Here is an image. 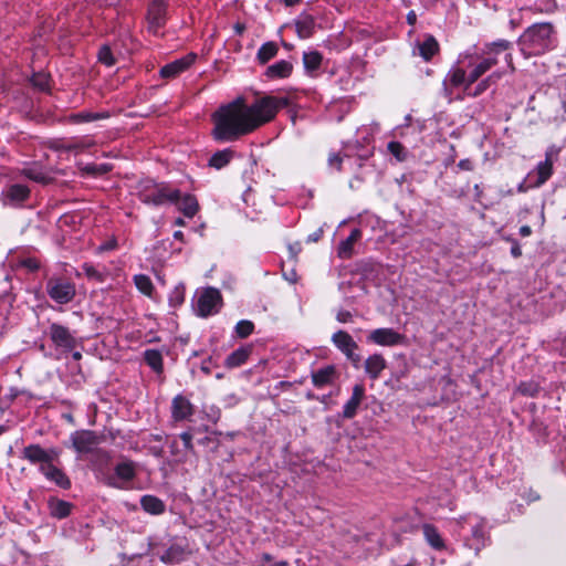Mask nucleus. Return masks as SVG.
Returning <instances> with one entry per match:
<instances>
[{
    "label": "nucleus",
    "mask_w": 566,
    "mask_h": 566,
    "mask_svg": "<svg viewBox=\"0 0 566 566\" xmlns=\"http://www.w3.org/2000/svg\"><path fill=\"white\" fill-rule=\"evenodd\" d=\"M287 104L286 97L270 95L255 99L251 105H247L243 98H237L213 114L212 135L221 142L235 140L272 120L277 111Z\"/></svg>",
    "instance_id": "obj_1"
},
{
    "label": "nucleus",
    "mask_w": 566,
    "mask_h": 566,
    "mask_svg": "<svg viewBox=\"0 0 566 566\" xmlns=\"http://www.w3.org/2000/svg\"><path fill=\"white\" fill-rule=\"evenodd\" d=\"M521 43L530 54H542L554 45V27L548 22L531 25L521 36Z\"/></svg>",
    "instance_id": "obj_2"
},
{
    "label": "nucleus",
    "mask_w": 566,
    "mask_h": 566,
    "mask_svg": "<svg viewBox=\"0 0 566 566\" xmlns=\"http://www.w3.org/2000/svg\"><path fill=\"white\" fill-rule=\"evenodd\" d=\"M138 196L144 203L160 206L168 202L177 203L180 198V191L166 184L146 181L140 185Z\"/></svg>",
    "instance_id": "obj_3"
},
{
    "label": "nucleus",
    "mask_w": 566,
    "mask_h": 566,
    "mask_svg": "<svg viewBox=\"0 0 566 566\" xmlns=\"http://www.w3.org/2000/svg\"><path fill=\"white\" fill-rule=\"evenodd\" d=\"M511 48V42L506 40H499L485 44L483 53L486 55L468 75V84L476 82L484 73L497 63L496 54L504 52Z\"/></svg>",
    "instance_id": "obj_4"
},
{
    "label": "nucleus",
    "mask_w": 566,
    "mask_h": 566,
    "mask_svg": "<svg viewBox=\"0 0 566 566\" xmlns=\"http://www.w3.org/2000/svg\"><path fill=\"white\" fill-rule=\"evenodd\" d=\"M45 290L50 298L61 305L70 303L76 294L74 283L61 277H50Z\"/></svg>",
    "instance_id": "obj_5"
},
{
    "label": "nucleus",
    "mask_w": 566,
    "mask_h": 566,
    "mask_svg": "<svg viewBox=\"0 0 566 566\" xmlns=\"http://www.w3.org/2000/svg\"><path fill=\"white\" fill-rule=\"evenodd\" d=\"M70 439L78 453H90L104 441V436L92 430H77Z\"/></svg>",
    "instance_id": "obj_6"
},
{
    "label": "nucleus",
    "mask_w": 566,
    "mask_h": 566,
    "mask_svg": "<svg viewBox=\"0 0 566 566\" xmlns=\"http://www.w3.org/2000/svg\"><path fill=\"white\" fill-rule=\"evenodd\" d=\"M221 306V294L217 289L208 287L201 292L198 297L197 308L202 317H207L216 312Z\"/></svg>",
    "instance_id": "obj_7"
},
{
    "label": "nucleus",
    "mask_w": 566,
    "mask_h": 566,
    "mask_svg": "<svg viewBox=\"0 0 566 566\" xmlns=\"http://www.w3.org/2000/svg\"><path fill=\"white\" fill-rule=\"evenodd\" d=\"M332 342L353 364L357 365L360 361V356L355 353L358 345L347 332H336L332 336Z\"/></svg>",
    "instance_id": "obj_8"
},
{
    "label": "nucleus",
    "mask_w": 566,
    "mask_h": 566,
    "mask_svg": "<svg viewBox=\"0 0 566 566\" xmlns=\"http://www.w3.org/2000/svg\"><path fill=\"white\" fill-rule=\"evenodd\" d=\"M167 13V4L164 0H151L147 11L148 29L157 34L165 24Z\"/></svg>",
    "instance_id": "obj_9"
},
{
    "label": "nucleus",
    "mask_w": 566,
    "mask_h": 566,
    "mask_svg": "<svg viewBox=\"0 0 566 566\" xmlns=\"http://www.w3.org/2000/svg\"><path fill=\"white\" fill-rule=\"evenodd\" d=\"M405 336L392 328H377L370 332L367 340L379 346H395L401 344Z\"/></svg>",
    "instance_id": "obj_10"
},
{
    "label": "nucleus",
    "mask_w": 566,
    "mask_h": 566,
    "mask_svg": "<svg viewBox=\"0 0 566 566\" xmlns=\"http://www.w3.org/2000/svg\"><path fill=\"white\" fill-rule=\"evenodd\" d=\"M50 337L55 346L64 350H72L76 346L75 337L70 329L63 325L56 323L51 324Z\"/></svg>",
    "instance_id": "obj_11"
},
{
    "label": "nucleus",
    "mask_w": 566,
    "mask_h": 566,
    "mask_svg": "<svg viewBox=\"0 0 566 566\" xmlns=\"http://www.w3.org/2000/svg\"><path fill=\"white\" fill-rule=\"evenodd\" d=\"M22 457L33 464L39 463L41 467L53 462L54 458L57 457V453L54 450L48 451L39 444H30L23 449Z\"/></svg>",
    "instance_id": "obj_12"
},
{
    "label": "nucleus",
    "mask_w": 566,
    "mask_h": 566,
    "mask_svg": "<svg viewBox=\"0 0 566 566\" xmlns=\"http://www.w3.org/2000/svg\"><path fill=\"white\" fill-rule=\"evenodd\" d=\"M196 60V54L190 53L181 59L175 60L160 69V76L164 78H174L186 71Z\"/></svg>",
    "instance_id": "obj_13"
},
{
    "label": "nucleus",
    "mask_w": 566,
    "mask_h": 566,
    "mask_svg": "<svg viewBox=\"0 0 566 566\" xmlns=\"http://www.w3.org/2000/svg\"><path fill=\"white\" fill-rule=\"evenodd\" d=\"M193 413L192 403L184 396L177 395L171 402V417L175 421L189 419Z\"/></svg>",
    "instance_id": "obj_14"
},
{
    "label": "nucleus",
    "mask_w": 566,
    "mask_h": 566,
    "mask_svg": "<svg viewBox=\"0 0 566 566\" xmlns=\"http://www.w3.org/2000/svg\"><path fill=\"white\" fill-rule=\"evenodd\" d=\"M365 397V388L363 385H355L350 399L345 403L343 409V417L352 419L357 413L358 407L360 406Z\"/></svg>",
    "instance_id": "obj_15"
},
{
    "label": "nucleus",
    "mask_w": 566,
    "mask_h": 566,
    "mask_svg": "<svg viewBox=\"0 0 566 566\" xmlns=\"http://www.w3.org/2000/svg\"><path fill=\"white\" fill-rule=\"evenodd\" d=\"M40 471L45 475V478L50 481H53L56 485L62 489H69L71 482L69 478L64 474L62 470L53 465L52 462L49 464H43L40 467Z\"/></svg>",
    "instance_id": "obj_16"
},
{
    "label": "nucleus",
    "mask_w": 566,
    "mask_h": 566,
    "mask_svg": "<svg viewBox=\"0 0 566 566\" xmlns=\"http://www.w3.org/2000/svg\"><path fill=\"white\" fill-rule=\"evenodd\" d=\"M337 377L336 368L332 365L323 367L312 374V381L315 387L322 388L331 385Z\"/></svg>",
    "instance_id": "obj_17"
},
{
    "label": "nucleus",
    "mask_w": 566,
    "mask_h": 566,
    "mask_svg": "<svg viewBox=\"0 0 566 566\" xmlns=\"http://www.w3.org/2000/svg\"><path fill=\"white\" fill-rule=\"evenodd\" d=\"M387 367L385 358L380 354H374L365 360V371L371 379H377Z\"/></svg>",
    "instance_id": "obj_18"
},
{
    "label": "nucleus",
    "mask_w": 566,
    "mask_h": 566,
    "mask_svg": "<svg viewBox=\"0 0 566 566\" xmlns=\"http://www.w3.org/2000/svg\"><path fill=\"white\" fill-rule=\"evenodd\" d=\"M422 532L427 543L436 551H442L446 548L444 541L442 539L437 527L432 524L426 523L422 525Z\"/></svg>",
    "instance_id": "obj_19"
},
{
    "label": "nucleus",
    "mask_w": 566,
    "mask_h": 566,
    "mask_svg": "<svg viewBox=\"0 0 566 566\" xmlns=\"http://www.w3.org/2000/svg\"><path fill=\"white\" fill-rule=\"evenodd\" d=\"M361 232L359 229H354L349 237L342 241L337 248V254L340 259H349L354 253V245L360 239Z\"/></svg>",
    "instance_id": "obj_20"
},
{
    "label": "nucleus",
    "mask_w": 566,
    "mask_h": 566,
    "mask_svg": "<svg viewBox=\"0 0 566 566\" xmlns=\"http://www.w3.org/2000/svg\"><path fill=\"white\" fill-rule=\"evenodd\" d=\"M443 84L444 90L448 92L449 95L451 94V92H449L448 85H450L451 87H458L464 84L465 90H468L469 86L471 85L468 84V76L465 74V71L460 67L450 70Z\"/></svg>",
    "instance_id": "obj_21"
},
{
    "label": "nucleus",
    "mask_w": 566,
    "mask_h": 566,
    "mask_svg": "<svg viewBox=\"0 0 566 566\" xmlns=\"http://www.w3.org/2000/svg\"><path fill=\"white\" fill-rule=\"evenodd\" d=\"M186 553L184 546L172 544L160 555V560L168 565L179 564L184 560Z\"/></svg>",
    "instance_id": "obj_22"
},
{
    "label": "nucleus",
    "mask_w": 566,
    "mask_h": 566,
    "mask_svg": "<svg viewBox=\"0 0 566 566\" xmlns=\"http://www.w3.org/2000/svg\"><path fill=\"white\" fill-rule=\"evenodd\" d=\"M293 70L292 63L289 61L282 60L279 61L272 65H270L266 71L265 75L269 78H284L291 75Z\"/></svg>",
    "instance_id": "obj_23"
},
{
    "label": "nucleus",
    "mask_w": 566,
    "mask_h": 566,
    "mask_svg": "<svg viewBox=\"0 0 566 566\" xmlns=\"http://www.w3.org/2000/svg\"><path fill=\"white\" fill-rule=\"evenodd\" d=\"M29 195H30V189L27 186L15 184L8 188L4 196H6L7 201L14 205V203H20V202H23L24 200H27L29 198Z\"/></svg>",
    "instance_id": "obj_24"
},
{
    "label": "nucleus",
    "mask_w": 566,
    "mask_h": 566,
    "mask_svg": "<svg viewBox=\"0 0 566 566\" xmlns=\"http://www.w3.org/2000/svg\"><path fill=\"white\" fill-rule=\"evenodd\" d=\"M142 507L150 514H161L165 511L164 502L154 495H144L140 500Z\"/></svg>",
    "instance_id": "obj_25"
},
{
    "label": "nucleus",
    "mask_w": 566,
    "mask_h": 566,
    "mask_svg": "<svg viewBox=\"0 0 566 566\" xmlns=\"http://www.w3.org/2000/svg\"><path fill=\"white\" fill-rule=\"evenodd\" d=\"M537 180L536 186H541L548 180L553 172V160L549 154H546V159L536 166Z\"/></svg>",
    "instance_id": "obj_26"
},
{
    "label": "nucleus",
    "mask_w": 566,
    "mask_h": 566,
    "mask_svg": "<svg viewBox=\"0 0 566 566\" xmlns=\"http://www.w3.org/2000/svg\"><path fill=\"white\" fill-rule=\"evenodd\" d=\"M177 202L179 203V210L188 218L193 217L199 209L197 199L191 195H186L181 199L179 198Z\"/></svg>",
    "instance_id": "obj_27"
},
{
    "label": "nucleus",
    "mask_w": 566,
    "mask_h": 566,
    "mask_svg": "<svg viewBox=\"0 0 566 566\" xmlns=\"http://www.w3.org/2000/svg\"><path fill=\"white\" fill-rule=\"evenodd\" d=\"M249 355L250 350L248 348H238L227 357L224 365L228 368L239 367L247 361Z\"/></svg>",
    "instance_id": "obj_28"
},
{
    "label": "nucleus",
    "mask_w": 566,
    "mask_h": 566,
    "mask_svg": "<svg viewBox=\"0 0 566 566\" xmlns=\"http://www.w3.org/2000/svg\"><path fill=\"white\" fill-rule=\"evenodd\" d=\"M419 54L426 60L429 61L439 50V44L437 40L429 35L422 43L418 44Z\"/></svg>",
    "instance_id": "obj_29"
},
{
    "label": "nucleus",
    "mask_w": 566,
    "mask_h": 566,
    "mask_svg": "<svg viewBox=\"0 0 566 566\" xmlns=\"http://www.w3.org/2000/svg\"><path fill=\"white\" fill-rule=\"evenodd\" d=\"M322 60V54L317 51L305 52L303 54L304 67L308 72L316 71L321 66Z\"/></svg>",
    "instance_id": "obj_30"
},
{
    "label": "nucleus",
    "mask_w": 566,
    "mask_h": 566,
    "mask_svg": "<svg viewBox=\"0 0 566 566\" xmlns=\"http://www.w3.org/2000/svg\"><path fill=\"white\" fill-rule=\"evenodd\" d=\"M50 513L56 518H64L71 513V504L65 501L50 502Z\"/></svg>",
    "instance_id": "obj_31"
},
{
    "label": "nucleus",
    "mask_w": 566,
    "mask_h": 566,
    "mask_svg": "<svg viewBox=\"0 0 566 566\" xmlns=\"http://www.w3.org/2000/svg\"><path fill=\"white\" fill-rule=\"evenodd\" d=\"M231 158H232V151L231 150H220V151H217L209 159V166L213 167L216 169H221V168H223L224 166H227L230 163Z\"/></svg>",
    "instance_id": "obj_32"
},
{
    "label": "nucleus",
    "mask_w": 566,
    "mask_h": 566,
    "mask_svg": "<svg viewBox=\"0 0 566 566\" xmlns=\"http://www.w3.org/2000/svg\"><path fill=\"white\" fill-rule=\"evenodd\" d=\"M277 45L274 42L264 43L258 51V60L260 63L265 64L277 53Z\"/></svg>",
    "instance_id": "obj_33"
},
{
    "label": "nucleus",
    "mask_w": 566,
    "mask_h": 566,
    "mask_svg": "<svg viewBox=\"0 0 566 566\" xmlns=\"http://www.w3.org/2000/svg\"><path fill=\"white\" fill-rule=\"evenodd\" d=\"M117 478L123 481H130L135 476V468L132 462H122L115 467Z\"/></svg>",
    "instance_id": "obj_34"
},
{
    "label": "nucleus",
    "mask_w": 566,
    "mask_h": 566,
    "mask_svg": "<svg viewBox=\"0 0 566 566\" xmlns=\"http://www.w3.org/2000/svg\"><path fill=\"white\" fill-rule=\"evenodd\" d=\"M134 282L139 292L150 296L154 290V285L149 276L145 274H137L134 276Z\"/></svg>",
    "instance_id": "obj_35"
},
{
    "label": "nucleus",
    "mask_w": 566,
    "mask_h": 566,
    "mask_svg": "<svg viewBox=\"0 0 566 566\" xmlns=\"http://www.w3.org/2000/svg\"><path fill=\"white\" fill-rule=\"evenodd\" d=\"M146 363L157 373L163 369V357L158 350L148 349L145 352Z\"/></svg>",
    "instance_id": "obj_36"
},
{
    "label": "nucleus",
    "mask_w": 566,
    "mask_h": 566,
    "mask_svg": "<svg viewBox=\"0 0 566 566\" xmlns=\"http://www.w3.org/2000/svg\"><path fill=\"white\" fill-rule=\"evenodd\" d=\"M107 115L104 113H92V112H82L70 116V119L73 123H86L92 120H97L101 118H106Z\"/></svg>",
    "instance_id": "obj_37"
},
{
    "label": "nucleus",
    "mask_w": 566,
    "mask_h": 566,
    "mask_svg": "<svg viewBox=\"0 0 566 566\" xmlns=\"http://www.w3.org/2000/svg\"><path fill=\"white\" fill-rule=\"evenodd\" d=\"M501 77V73L499 72H494L492 73L490 76H488L486 78H484L483 81H481L473 93H469L471 96H479L480 94H482L490 85L491 82H495L497 81L499 78Z\"/></svg>",
    "instance_id": "obj_38"
},
{
    "label": "nucleus",
    "mask_w": 566,
    "mask_h": 566,
    "mask_svg": "<svg viewBox=\"0 0 566 566\" xmlns=\"http://www.w3.org/2000/svg\"><path fill=\"white\" fill-rule=\"evenodd\" d=\"M254 325L251 321H240L235 326V333L240 338H245L252 334Z\"/></svg>",
    "instance_id": "obj_39"
},
{
    "label": "nucleus",
    "mask_w": 566,
    "mask_h": 566,
    "mask_svg": "<svg viewBox=\"0 0 566 566\" xmlns=\"http://www.w3.org/2000/svg\"><path fill=\"white\" fill-rule=\"evenodd\" d=\"M98 61L106 66H113L115 64V59L109 46L104 45L98 51Z\"/></svg>",
    "instance_id": "obj_40"
},
{
    "label": "nucleus",
    "mask_w": 566,
    "mask_h": 566,
    "mask_svg": "<svg viewBox=\"0 0 566 566\" xmlns=\"http://www.w3.org/2000/svg\"><path fill=\"white\" fill-rule=\"evenodd\" d=\"M31 82L33 86L41 91H45L49 87V76L45 73H36L32 76Z\"/></svg>",
    "instance_id": "obj_41"
},
{
    "label": "nucleus",
    "mask_w": 566,
    "mask_h": 566,
    "mask_svg": "<svg viewBox=\"0 0 566 566\" xmlns=\"http://www.w3.org/2000/svg\"><path fill=\"white\" fill-rule=\"evenodd\" d=\"M389 153L394 155L398 160L405 159V147L398 142H390L387 146Z\"/></svg>",
    "instance_id": "obj_42"
},
{
    "label": "nucleus",
    "mask_w": 566,
    "mask_h": 566,
    "mask_svg": "<svg viewBox=\"0 0 566 566\" xmlns=\"http://www.w3.org/2000/svg\"><path fill=\"white\" fill-rule=\"evenodd\" d=\"M82 270L84 272V274L88 277V279H93V280H96L98 282H103V275L101 272H98L92 264L90 263H84L82 265Z\"/></svg>",
    "instance_id": "obj_43"
},
{
    "label": "nucleus",
    "mask_w": 566,
    "mask_h": 566,
    "mask_svg": "<svg viewBox=\"0 0 566 566\" xmlns=\"http://www.w3.org/2000/svg\"><path fill=\"white\" fill-rule=\"evenodd\" d=\"M23 174L29 179L41 182V184H46L49 181V178L46 176H44L42 172L36 171L34 169H24Z\"/></svg>",
    "instance_id": "obj_44"
},
{
    "label": "nucleus",
    "mask_w": 566,
    "mask_h": 566,
    "mask_svg": "<svg viewBox=\"0 0 566 566\" xmlns=\"http://www.w3.org/2000/svg\"><path fill=\"white\" fill-rule=\"evenodd\" d=\"M517 390L525 396H535L538 391V387L531 382H522L517 387Z\"/></svg>",
    "instance_id": "obj_45"
},
{
    "label": "nucleus",
    "mask_w": 566,
    "mask_h": 566,
    "mask_svg": "<svg viewBox=\"0 0 566 566\" xmlns=\"http://www.w3.org/2000/svg\"><path fill=\"white\" fill-rule=\"evenodd\" d=\"M184 289L180 287H176L169 297L170 304H172L174 306L180 305L184 302Z\"/></svg>",
    "instance_id": "obj_46"
},
{
    "label": "nucleus",
    "mask_w": 566,
    "mask_h": 566,
    "mask_svg": "<svg viewBox=\"0 0 566 566\" xmlns=\"http://www.w3.org/2000/svg\"><path fill=\"white\" fill-rule=\"evenodd\" d=\"M342 163H343V159L338 154L333 153L329 155L328 165L331 167H334L336 170L339 171L342 169Z\"/></svg>",
    "instance_id": "obj_47"
},
{
    "label": "nucleus",
    "mask_w": 566,
    "mask_h": 566,
    "mask_svg": "<svg viewBox=\"0 0 566 566\" xmlns=\"http://www.w3.org/2000/svg\"><path fill=\"white\" fill-rule=\"evenodd\" d=\"M180 438H181V440L184 442L185 448L187 450H189V451H192L193 450V444H192V436H191V433L182 432L180 434Z\"/></svg>",
    "instance_id": "obj_48"
},
{
    "label": "nucleus",
    "mask_w": 566,
    "mask_h": 566,
    "mask_svg": "<svg viewBox=\"0 0 566 566\" xmlns=\"http://www.w3.org/2000/svg\"><path fill=\"white\" fill-rule=\"evenodd\" d=\"M336 318L339 323H347L350 321L352 318V314L350 312L348 311H345V310H340L337 315H336Z\"/></svg>",
    "instance_id": "obj_49"
},
{
    "label": "nucleus",
    "mask_w": 566,
    "mask_h": 566,
    "mask_svg": "<svg viewBox=\"0 0 566 566\" xmlns=\"http://www.w3.org/2000/svg\"><path fill=\"white\" fill-rule=\"evenodd\" d=\"M297 31L302 38H307L311 35L310 27L305 25V23H297Z\"/></svg>",
    "instance_id": "obj_50"
},
{
    "label": "nucleus",
    "mask_w": 566,
    "mask_h": 566,
    "mask_svg": "<svg viewBox=\"0 0 566 566\" xmlns=\"http://www.w3.org/2000/svg\"><path fill=\"white\" fill-rule=\"evenodd\" d=\"M87 171L93 174H105L108 171V167L106 165L92 166L87 168Z\"/></svg>",
    "instance_id": "obj_51"
},
{
    "label": "nucleus",
    "mask_w": 566,
    "mask_h": 566,
    "mask_svg": "<svg viewBox=\"0 0 566 566\" xmlns=\"http://www.w3.org/2000/svg\"><path fill=\"white\" fill-rule=\"evenodd\" d=\"M458 167L462 170L470 171L473 169V164L470 159H462L459 161Z\"/></svg>",
    "instance_id": "obj_52"
},
{
    "label": "nucleus",
    "mask_w": 566,
    "mask_h": 566,
    "mask_svg": "<svg viewBox=\"0 0 566 566\" xmlns=\"http://www.w3.org/2000/svg\"><path fill=\"white\" fill-rule=\"evenodd\" d=\"M531 233H532V229H531V227H530V226H522V227L520 228V234H521L522 237H528Z\"/></svg>",
    "instance_id": "obj_53"
},
{
    "label": "nucleus",
    "mask_w": 566,
    "mask_h": 566,
    "mask_svg": "<svg viewBox=\"0 0 566 566\" xmlns=\"http://www.w3.org/2000/svg\"><path fill=\"white\" fill-rule=\"evenodd\" d=\"M407 21L409 24L413 25L417 21V15L415 13V11H410L408 14H407Z\"/></svg>",
    "instance_id": "obj_54"
},
{
    "label": "nucleus",
    "mask_w": 566,
    "mask_h": 566,
    "mask_svg": "<svg viewBox=\"0 0 566 566\" xmlns=\"http://www.w3.org/2000/svg\"><path fill=\"white\" fill-rule=\"evenodd\" d=\"M25 264L31 270L39 269V263L35 260H28Z\"/></svg>",
    "instance_id": "obj_55"
},
{
    "label": "nucleus",
    "mask_w": 566,
    "mask_h": 566,
    "mask_svg": "<svg viewBox=\"0 0 566 566\" xmlns=\"http://www.w3.org/2000/svg\"><path fill=\"white\" fill-rule=\"evenodd\" d=\"M511 252L515 258H518L521 255V249L518 247L512 248Z\"/></svg>",
    "instance_id": "obj_56"
},
{
    "label": "nucleus",
    "mask_w": 566,
    "mask_h": 566,
    "mask_svg": "<svg viewBox=\"0 0 566 566\" xmlns=\"http://www.w3.org/2000/svg\"><path fill=\"white\" fill-rule=\"evenodd\" d=\"M261 559L263 562L269 563V562H272V556L270 554H268V553H264V554H262Z\"/></svg>",
    "instance_id": "obj_57"
},
{
    "label": "nucleus",
    "mask_w": 566,
    "mask_h": 566,
    "mask_svg": "<svg viewBox=\"0 0 566 566\" xmlns=\"http://www.w3.org/2000/svg\"><path fill=\"white\" fill-rule=\"evenodd\" d=\"M174 238L177 239V240L182 241L184 240V233L181 231H176L174 233Z\"/></svg>",
    "instance_id": "obj_58"
},
{
    "label": "nucleus",
    "mask_w": 566,
    "mask_h": 566,
    "mask_svg": "<svg viewBox=\"0 0 566 566\" xmlns=\"http://www.w3.org/2000/svg\"><path fill=\"white\" fill-rule=\"evenodd\" d=\"M270 566H290V564L286 560H280Z\"/></svg>",
    "instance_id": "obj_59"
},
{
    "label": "nucleus",
    "mask_w": 566,
    "mask_h": 566,
    "mask_svg": "<svg viewBox=\"0 0 566 566\" xmlns=\"http://www.w3.org/2000/svg\"><path fill=\"white\" fill-rule=\"evenodd\" d=\"M505 59H506L509 65L511 66V70L514 71V65L512 63V54H506Z\"/></svg>",
    "instance_id": "obj_60"
},
{
    "label": "nucleus",
    "mask_w": 566,
    "mask_h": 566,
    "mask_svg": "<svg viewBox=\"0 0 566 566\" xmlns=\"http://www.w3.org/2000/svg\"><path fill=\"white\" fill-rule=\"evenodd\" d=\"M301 0H284L285 4L291 7V6H295L296 3H298Z\"/></svg>",
    "instance_id": "obj_61"
},
{
    "label": "nucleus",
    "mask_w": 566,
    "mask_h": 566,
    "mask_svg": "<svg viewBox=\"0 0 566 566\" xmlns=\"http://www.w3.org/2000/svg\"><path fill=\"white\" fill-rule=\"evenodd\" d=\"M243 30H244V27H243V25H241V24H239V23L235 25V31H237V33L241 34V33L243 32Z\"/></svg>",
    "instance_id": "obj_62"
},
{
    "label": "nucleus",
    "mask_w": 566,
    "mask_h": 566,
    "mask_svg": "<svg viewBox=\"0 0 566 566\" xmlns=\"http://www.w3.org/2000/svg\"><path fill=\"white\" fill-rule=\"evenodd\" d=\"M81 357H82V355H81V353H80V352H74V353H73V358H74L75 360H80V359H81Z\"/></svg>",
    "instance_id": "obj_63"
},
{
    "label": "nucleus",
    "mask_w": 566,
    "mask_h": 566,
    "mask_svg": "<svg viewBox=\"0 0 566 566\" xmlns=\"http://www.w3.org/2000/svg\"><path fill=\"white\" fill-rule=\"evenodd\" d=\"M175 223H176L177 226H180V227L185 226V221H184L181 218H178V219L175 221Z\"/></svg>",
    "instance_id": "obj_64"
}]
</instances>
